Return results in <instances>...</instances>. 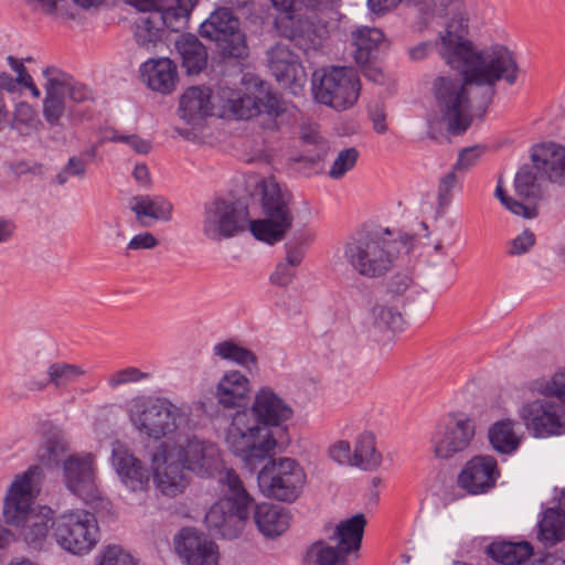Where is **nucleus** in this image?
I'll list each match as a JSON object with an SVG mask.
<instances>
[{
	"label": "nucleus",
	"mask_w": 565,
	"mask_h": 565,
	"mask_svg": "<svg viewBox=\"0 0 565 565\" xmlns=\"http://www.w3.org/2000/svg\"><path fill=\"white\" fill-rule=\"evenodd\" d=\"M134 428L148 439L160 441L149 452L156 488L174 498L188 487L185 470L207 473L216 463L218 450L200 439L192 406L167 397L136 396L127 406Z\"/></svg>",
	"instance_id": "1"
},
{
	"label": "nucleus",
	"mask_w": 565,
	"mask_h": 565,
	"mask_svg": "<svg viewBox=\"0 0 565 565\" xmlns=\"http://www.w3.org/2000/svg\"><path fill=\"white\" fill-rule=\"evenodd\" d=\"M292 416V408L271 387L257 391L252 407L236 412L226 429L225 443L250 469L271 458L277 440L268 427L279 426Z\"/></svg>",
	"instance_id": "2"
},
{
	"label": "nucleus",
	"mask_w": 565,
	"mask_h": 565,
	"mask_svg": "<svg viewBox=\"0 0 565 565\" xmlns=\"http://www.w3.org/2000/svg\"><path fill=\"white\" fill-rule=\"evenodd\" d=\"M38 468H30L11 484L3 504V520L13 526L18 536L33 550L44 546L52 530L53 511L47 507L32 509L33 477Z\"/></svg>",
	"instance_id": "3"
},
{
	"label": "nucleus",
	"mask_w": 565,
	"mask_h": 565,
	"mask_svg": "<svg viewBox=\"0 0 565 565\" xmlns=\"http://www.w3.org/2000/svg\"><path fill=\"white\" fill-rule=\"evenodd\" d=\"M391 232L359 233L344 245V258L354 271L366 278H379L388 273L398 255L409 253L415 237L405 234L399 239L390 238Z\"/></svg>",
	"instance_id": "4"
},
{
	"label": "nucleus",
	"mask_w": 565,
	"mask_h": 565,
	"mask_svg": "<svg viewBox=\"0 0 565 565\" xmlns=\"http://www.w3.org/2000/svg\"><path fill=\"white\" fill-rule=\"evenodd\" d=\"M271 3L285 13L276 20L281 36L294 42L306 54L321 47L327 29L317 18V12L327 7L329 0H271Z\"/></svg>",
	"instance_id": "5"
},
{
	"label": "nucleus",
	"mask_w": 565,
	"mask_h": 565,
	"mask_svg": "<svg viewBox=\"0 0 565 565\" xmlns=\"http://www.w3.org/2000/svg\"><path fill=\"white\" fill-rule=\"evenodd\" d=\"M220 482L227 488L228 497L215 502L205 515L210 532L223 539H236L248 520L254 499L232 469L226 470Z\"/></svg>",
	"instance_id": "6"
},
{
	"label": "nucleus",
	"mask_w": 565,
	"mask_h": 565,
	"mask_svg": "<svg viewBox=\"0 0 565 565\" xmlns=\"http://www.w3.org/2000/svg\"><path fill=\"white\" fill-rule=\"evenodd\" d=\"M262 189V210L264 218L249 222L253 236L267 244L284 239L294 223L292 193L274 179L264 180Z\"/></svg>",
	"instance_id": "7"
},
{
	"label": "nucleus",
	"mask_w": 565,
	"mask_h": 565,
	"mask_svg": "<svg viewBox=\"0 0 565 565\" xmlns=\"http://www.w3.org/2000/svg\"><path fill=\"white\" fill-rule=\"evenodd\" d=\"M45 97L43 99V117L51 126H62L64 117L75 119L73 104H83L94 99L93 92L78 83L68 73L50 66L43 71Z\"/></svg>",
	"instance_id": "8"
},
{
	"label": "nucleus",
	"mask_w": 565,
	"mask_h": 565,
	"mask_svg": "<svg viewBox=\"0 0 565 565\" xmlns=\"http://www.w3.org/2000/svg\"><path fill=\"white\" fill-rule=\"evenodd\" d=\"M262 78L253 73H245L239 84L231 86L220 83L213 87L214 114L226 120H248L259 115V94Z\"/></svg>",
	"instance_id": "9"
},
{
	"label": "nucleus",
	"mask_w": 565,
	"mask_h": 565,
	"mask_svg": "<svg viewBox=\"0 0 565 565\" xmlns=\"http://www.w3.org/2000/svg\"><path fill=\"white\" fill-rule=\"evenodd\" d=\"M365 524L363 514L340 522L329 537L335 545L322 540L315 542L307 552L308 562L313 565H347L349 555L361 547Z\"/></svg>",
	"instance_id": "10"
},
{
	"label": "nucleus",
	"mask_w": 565,
	"mask_h": 565,
	"mask_svg": "<svg viewBox=\"0 0 565 565\" xmlns=\"http://www.w3.org/2000/svg\"><path fill=\"white\" fill-rule=\"evenodd\" d=\"M312 90L320 104L345 110L359 98L360 78L351 67L332 66L312 74Z\"/></svg>",
	"instance_id": "11"
},
{
	"label": "nucleus",
	"mask_w": 565,
	"mask_h": 565,
	"mask_svg": "<svg viewBox=\"0 0 565 565\" xmlns=\"http://www.w3.org/2000/svg\"><path fill=\"white\" fill-rule=\"evenodd\" d=\"M257 481L267 498L291 503L302 493L307 475L299 462L284 457L269 460L258 472Z\"/></svg>",
	"instance_id": "12"
},
{
	"label": "nucleus",
	"mask_w": 565,
	"mask_h": 565,
	"mask_svg": "<svg viewBox=\"0 0 565 565\" xmlns=\"http://www.w3.org/2000/svg\"><path fill=\"white\" fill-rule=\"evenodd\" d=\"M53 536L65 551L84 555L99 541V527L95 515L87 510L66 511L52 522Z\"/></svg>",
	"instance_id": "13"
},
{
	"label": "nucleus",
	"mask_w": 565,
	"mask_h": 565,
	"mask_svg": "<svg viewBox=\"0 0 565 565\" xmlns=\"http://www.w3.org/2000/svg\"><path fill=\"white\" fill-rule=\"evenodd\" d=\"M534 167L524 166L515 175L514 188L519 196L536 201L542 196V186L537 171L543 170L548 179L565 185V147L550 145L542 149V153H533Z\"/></svg>",
	"instance_id": "14"
},
{
	"label": "nucleus",
	"mask_w": 565,
	"mask_h": 565,
	"mask_svg": "<svg viewBox=\"0 0 565 565\" xmlns=\"http://www.w3.org/2000/svg\"><path fill=\"white\" fill-rule=\"evenodd\" d=\"M475 435L471 418L465 414H448L438 420L430 434L431 452L438 459H450L469 448Z\"/></svg>",
	"instance_id": "15"
},
{
	"label": "nucleus",
	"mask_w": 565,
	"mask_h": 565,
	"mask_svg": "<svg viewBox=\"0 0 565 565\" xmlns=\"http://www.w3.org/2000/svg\"><path fill=\"white\" fill-rule=\"evenodd\" d=\"M201 36L214 41L225 57L243 58L248 54L239 20L228 9H217L200 25Z\"/></svg>",
	"instance_id": "16"
},
{
	"label": "nucleus",
	"mask_w": 565,
	"mask_h": 565,
	"mask_svg": "<svg viewBox=\"0 0 565 565\" xmlns=\"http://www.w3.org/2000/svg\"><path fill=\"white\" fill-rule=\"evenodd\" d=\"M519 417L536 438L565 433V406L547 396L524 403L519 409Z\"/></svg>",
	"instance_id": "17"
},
{
	"label": "nucleus",
	"mask_w": 565,
	"mask_h": 565,
	"mask_svg": "<svg viewBox=\"0 0 565 565\" xmlns=\"http://www.w3.org/2000/svg\"><path fill=\"white\" fill-rule=\"evenodd\" d=\"M247 207L238 202L215 200L206 205L203 233L213 241L233 237L249 226Z\"/></svg>",
	"instance_id": "18"
},
{
	"label": "nucleus",
	"mask_w": 565,
	"mask_h": 565,
	"mask_svg": "<svg viewBox=\"0 0 565 565\" xmlns=\"http://www.w3.org/2000/svg\"><path fill=\"white\" fill-rule=\"evenodd\" d=\"M65 487L84 502L99 499L96 482V461L89 452L71 455L63 463Z\"/></svg>",
	"instance_id": "19"
},
{
	"label": "nucleus",
	"mask_w": 565,
	"mask_h": 565,
	"mask_svg": "<svg viewBox=\"0 0 565 565\" xmlns=\"http://www.w3.org/2000/svg\"><path fill=\"white\" fill-rule=\"evenodd\" d=\"M111 465L121 483L132 492H145L150 487V473L143 462L122 441L111 445Z\"/></svg>",
	"instance_id": "20"
},
{
	"label": "nucleus",
	"mask_w": 565,
	"mask_h": 565,
	"mask_svg": "<svg viewBox=\"0 0 565 565\" xmlns=\"http://www.w3.org/2000/svg\"><path fill=\"white\" fill-rule=\"evenodd\" d=\"M174 548L186 565H218L217 545L193 529H182L175 535Z\"/></svg>",
	"instance_id": "21"
},
{
	"label": "nucleus",
	"mask_w": 565,
	"mask_h": 565,
	"mask_svg": "<svg viewBox=\"0 0 565 565\" xmlns=\"http://www.w3.org/2000/svg\"><path fill=\"white\" fill-rule=\"evenodd\" d=\"M500 476L497 460L491 456H475L458 476V484L471 494H481L494 487Z\"/></svg>",
	"instance_id": "22"
},
{
	"label": "nucleus",
	"mask_w": 565,
	"mask_h": 565,
	"mask_svg": "<svg viewBox=\"0 0 565 565\" xmlns=\"http://www.w3.org/2000/svg\"><path fill=\"white\" fill-rule=\"evenodd\" d=\"M179 117L188 125H200L206 117L214 114L213 88L206 86H190L179 99Z\"/></svg>",
	"instance_id": "23"
},
{
	"label": "nucleus",
	"mask_w": 565,
	"mask_h": 565,
	"mask_svg": "<svg viewBox=\"0 0 565 565\" xmlns=\"http://www.w3.org/2000/svg\"><path fill=\"white\" fill-rule=\"evenodd\" d=\"M136 221L142 227H150L159 221L167 222L172 217L173 205L161 195L140 194L129 201Z\"/></svg>",
	"instance_id": "24"
},
{
	"label": "nucleus",
	"mask_w": 565,
	"mask_h": 565,
	"mask_svg": "<svg viewBox=\"0 0 565 565\" xmlns=\"http://www.w3.org/2000/svg\"><path fill=\"white\" fill-rule=\"evenodd\" d=\"M268 62L273 75L285 86L305 78L298 56L284 44L278 43L268 51Z\"/></svg>",
	"instance_id": "25"
},
{
	"label": "nucleus",
	"mask_w": 565,
	"mask_h": 565,
	"mask_svg": "<svg viewBox=\"0 0 565 565\" xmlns=\"http://www.w3.org/2000/svg\"><path fill=\"white\" fill-rule=\"evenodd\" d=\"M250 387L248 379L239 371H228L220 379L214 396L224 408H235L245 405Z\"/></svg>",
	"instance_id": "26"
},
{
	"label": "nucleus",
	"mask_w": 565,
	"mask_h": 565,
	"mask_svg": "<svg viewBox=\"0 0 565 565\" xmlns=\"http://www.w3.org/2000/svg\"><path fill=\"white\" fill-rule=\"evenodd\" d=\"M141 75L149 88L169 94L175 88L178 81L177 66L168 57L151 58L141 65Z\"/></svg>",
	"instance_id": "27"
},
{
	"label": "nucleus",
	"mask_w": 565,
	"mask_h": 565,
	"mask_svg": "<svg viewBox=\"0 0 565 565\" xmlns=\"http://www.w3.org/2000/svg\"><path fill=\"white\" fill-rule=\"evenodd\" d=\"M354 61L361 67H366L377 56V53L387 47L385 36L380 29L363 26L353 33Z\"/></svg>",
	"instance_id": "28"
},
{
	"label": "nucleus",
	"mask_w": 565,
	"mask_h": 565,
	"mask_svg": "<svg viewBox=\"0 0 565 565\" xmlns=\"http://www.w3.org/2000/svg\"><path fill=\"white\" fill-rule=\"evenodd\" d=\"M86 375V370L73 363L54 362L46 369V377L42 381H32L30 386L33 390L42 391L47 386L64 391Z\"/></svg>",
	"instance_id": "29"
},
{
	"label": "nucleus",
	"mask_w": 565,
	"mask_h": 565,
	"mask_svg": "<svg viewBox=\"0 0 565 565\" xmlns=\"http://www.w3.org/2000/svg\"><path fill=\"white\" fill-rule=\"evenodd\" d=\"M254 520L260 533L276 537L289 527L290 515L280 505L262 503L256 507Z\"/></svg>",
	"instance_id": "30"
},
{
	"label": "nucleus",
	"mask_w": 565,
	"mask_h": 565,
	"mask_svg": "<svg viewBox=\"0 0 565 565\" xmlns=\"http://www.w3.org/2000/svg\"><path fill=\"white\" fill-rule=\"evenodd\" d=\"M177 51L181 57V66L186 74H199L207 64V50L193 34H182L175 42Z\"/></svg>",
	"instance_id": "31"
},
{
	"label": "nucleus",
	"mask_w": 565,
	"mask_h": 565,
	"mask_svg": "<svg viewBox=\"0 0 565 565\" xmlns=\"http://www.w3.org/2000/svg\"><path fill=\"white\" fill-rule=\"evenodd\" d=\"M299 138L301 142V152L295 161L315 164L324 160L330 150V146L328 140L320 132L318 125H302Z\"/></svg>",
	"instance_id": "32"
},
{
	"label": "nucleus",
	"mask_w": 565,
	"mask_h": 565,
	"mask_svg": "<svg viewBox=\"0 0 565 565\" xmlns=\"http://www.w3.org/2000/svg\"><path fill=\"white\" fill-rule=\"evenodd\" d=\"M198 0H164L162 8L153 18H157L161 25H166L173 32H179L188 24L191 10Z\"/></svg>",
	"instance_id": "33"
},
{
	"label": "nucleus",
	"mask_w": 565,
	"mask_h": 565,
	"mask_svg": "<svg viewBox=\"0 0 565 565\" xmlns=\"http://www.w3.org/2000/svg\"><path fill=\"white\" fill-rule=\"evenodd\" d=\"M515 423L503 419L494 423L488 431V438L492 448L502 455H511L519 448L522 437L514 429Z\"/></svg>",
	"instance_id": "34"
},
{
	"label": "nucleus",
	"mask_w": 565,
	"mask_h": 565,
	"mask_svg": "<svg viewBox=\"0 0 565 565\" xmlns=\"http://www.w3.org/2000/svg\"><path fill=\"white\" fill-rule=\"evenodd\" d=\"M489 555L504 565H522L533 554L529 542H493L488 547Z\"/></svg>",
	"instance_id": "35"
},
{
	"label": "nucleus",
	"mask_w": 565,
	"mask_h": 565,
	"mask_svg": "<svg viewBox=\"0 0 565 565\" xmlns=\"http://www.w3.org/2000/svg\"><path fill=\"white\" fill-rule=\"evenodd\" d=\"M303 257L305 252L300 245L296 243L286 244V257L277 264L275 271L270 275V281L281 287L290 285Z\"/></svg>",
	"instance_id": "36"
},
{
	"label": "nucleus",
	"mask_w": 565,
	"mask_h": 565,
	"mask_svg": "<svg viewBox=\"0 0 565 565\" xmlns=\"http://www.w3.org/2000/svg\"><path fill=\"white\" fill-rule=\"evenodd\" d=\"M539 540L547 545H555L565 539V511L548 508L543 512L539 523Z\"/></svg>",
	"instance_id": "37"
},
{
	"label": "nucleus",
	"mask_w": 565,
	"mask_h": 565,
	"mask_svg": "<svg viewBox=\"0 0 565 565\" xmlns=\"http://www.w3.org/2000/svg\"><path fill=\"white\" fill-rule=\"evenodd\" d=\"M382 462V455L376 450L375 438L370 433L362 434L356 440L352 466L363 470H375Z\"/></svg>",
	"instance_id": "38"
},
{
	"label": "nucleus",
	"mask_w": 565,
	"mask_h": 565,
	"mask_svg": "<svg viewBox=\"0 0 565 565\" xmlns=\"http://www.w3.org/2000/svg\"><path fill=\"white\" fill-rule=\"evenodd\" d=\"M41 126L36 110L28 103H18L12 113L10 127L21 136H30Z\"/></svg>",
	"instance_id": "39"
},
{
	"label": "nucleus",
	"mask_w": 565,
	"mask_h": 565,
	"mask_svg": "<svg viewBox=\"0 0 565 565\" xmlns=\"http://www.w3.org/2000/svg\"><path fill=\"white\" fill-rule=\"evenodd\" d=\"M74 3L90 8L102 4L105 0H73ZM29 4L38 11L47 15L73 18L74 13L68 10L67 0H28Z\"/></svg>",
	"instance_id": "40"
},
{
	"label": "nucleus",
	"mask_w": 565,
	"mask_h": 565,
	"mask_svg": "<svg viewBox=\"0 0 565 565\" xmlns=\"http://www.w3.org/2000/svg\"><path fill=\"white\" fill-rule=\"evenodd\" d=\"M213 352L222 360H228L242 366L256 365V355L233 341H223L214 345Z\"/></svg>",
	"instance_id": "41"
},
{
	"label": "nucleus",
	"mask_w": 565,
	"mask_h": 565,
	"mask_svg": "<svg viewBox=\"0 0 565 565\" xmlns=\"http://www.w3.org/2000/svg\"><path fill=\"white\" fill-rule=\"evenodd\" d=\"M135 39L140 46H154L161 40V24L157 18L151 15L141 17L135 30Z\"/></svg>",
	"instance_id": "42"
},
{
	"label": "nucleus",
	"mask_w": 565,
	"mask_h": 565,
	"mask_svg": "<svg viewBox=\"0 0 565 565\" xmlns=\"http://www.w3.org/2000/svg\"><path fill=\"white\" fill-rule=\"evenodd\" d=\"M371 323L380 332L396 331L403 327V317L390 307L375 305L371 310Z\"/></svg>",
	"instance_id": "43"
},
{
	"label": "nucleus",
	"mask_w": 565,
	"mask_h": 565,
	"mask_svg": "<svg viewBox=\"0 0 565 565\" xmlns=\"http://www.w3.org/2000/svg\"><path fill=\"white\" fill-rule=\"evenodd\" d=\"M359 157L360 152L354 147L340 150L328 171L329 178L332 180L343 179L356 166Z\"/></svg>",
	"instance_id": "44"
},
{
	"label": "nucleus",
	"mask_w": 565,
	"mask_h": 565,
	"mask_svg": "<svg viewBox=\"0 0 565 565\" xmlns=\"http://www.w3.org/2000/svg\"><path fill=\"white\" fill-rule=\"evenodd\" d=\"M151 373L143 372L136 366H127L110 373L107 377V384L111 390L120 386L148 381Z\"/></svg>",
	"instance_id": "45"
},
{
	"label": "nucleus",
	"mask_w": 565,
	"mask_h": 565,
	"mask_svg": "<svg viewBox=\"0 0 565 565\" xmlns=\"http://www.w3.org/2000/svg\"><path fill=\"white\" fill-rule=\"evenodd\" d=\"M96 565H137V562L120 545H108L100 551Z\"/></svg>",
	"instance_id": "46"
},
{
	"label": "nucleus",
	"mask_w": 565,
	"mask_h": 565,
	"mask_svg": "<svg viewBox=\"0 0 565 565\" xmlns=\"http://www.w3.org/2000/svg\"><path fill=\"white\" fill-rule=\"evenodd\" d=\"M536 390L548 398L557 397L561 404H565V370L553 375L548 381L536 384Z\"/></svg>",
	"instance_id": "47"
},
{
	"label": "nucleus",
	"mask_w": 565,
	"mask_h": 565,
	"mask_svg": "<svg viewBox=\"0 0 565 565\" xmlns=\"http://www.w3.org/2000/svg\"><path fill=\"white\" fill-rule=\"evenodd\" d=\"M495 198L502 203V205L515 215L532 218L536 215V209L534 206H527L515 199L505 195L504 190L499 180L495 192Z\"/></svg>",
	"instance_id": "48"
},
{
	"label": "nucleus",
	"mask_w": 565,
	"mask_h": 565,
	"mask_svg": "<svg viewBox=\"0 0 565 565\" xmlns=\"http://www.w3.org/2000/svg\"><path fill=\"white\" fill-rule=\"evenodd\" d=\"M262 93L259 94V114L264 110L268 116L277 117L284 113L285 107L281 99L274 93H271L262 79Z\"/></svg>",
	"instance_id": "49"
},
{
	"label": "nucleus",
	"mask_w": 565,
	"mask_h": 565,
	"mask_svg": "<svg viewBox=\"0 0 565 565\" xmlns=\"http://www.w3.org/2000/svg\"><path fill=\"white\" fill-rule=\"evenodd\" d=\"M484 153L486 148L482 146H472L466 148L459 153L454 169L459 171H468L480 161Z\"/></svg>",
	"instance_id": "50"
},
{
	"label": "nucleus",
	"mask_w": 565,
	"mask_h": 565,
	"mask_svg": "<svg viewBox=\"0 0 565 565\" xmlns=\"http://www.w3.org/2000/svg\"><path fill=\"white\" fill-rule=\"evenodd\" d=\"M535 235L530 230H524L508 244L507 253L510 256H520L527 253L535 244Z\"/></svg>",
	"instance_id": "51"
},
{
	"label": "nucleus",
	"mask_w": 565,
	"mask_h": 565,
	"mask_svg": "<svg viewBox=\"0 0 565 565\" xmlns=\"http://www.w3.org/2000/svg\"><path fill=\"white\" fill-rule=\"evenodd\" d=\"M457 184V174L456 170L452 169L448 173H446L439 182L438 185V201L440 205H448L451 200V192Z\"/></svg>",
	"instance_id": "52"
},
{
	"label": "nucleus",
	"mask_w": 565,
	"mask_h": 565,
	"mask_svg": "<svg viewBox=\"0 0 565 565\" xmlns=\"http://www.w3.org/2000/svg\"><path fill=\"white\" fill-rule=\"evenodd\" d=\"M329 457L340 465L352 466L350 444L345 440H338L329 448Z\"/></svg>",
	"instance_id": "53"
},
{
	"label": "nucleus",
	"mask_w": 565,
	"mask_h": 565,
	"mask_svg": "<svg viewBox=\"0 0 565 565\" xmlns=\"http://www.w3.org/2000/svg\"><path fill=\"white\" fill-rule=\"evenodd\" d=\"M158 245V239L149 232L135 235L127 245V249H151Z\"/></svg>",
	"instance_id": "54"
},
{
	"label": "nucleus",
	"mask_w": 565,
	"mask_h": 565,
	"mask_svg": "<svg viewBox=\"0 0 565 565\" xmlns=\"http://www.w3.org/2000/svg\"><path fill=\"white\" fill-rule=\"evenodd\" d=\"M438 38L435 40V42H420L416 44L415 46H412L408 49V56L413 61H422L426 58L429 53L433 51L434 47L437 49L436 42Z\"/></svg>",
	"instance_id": "55"
},
{
	"label": "nucleus",
	"mask_w": 565,
	"mask_h": 565,
	"mask_svg": "<svg viewBox=\"0 0 565 565\" xmlns=\"http://www.w3.org/2000/svg\"><path fill=\"white\" fill-rule=\"evenodd\" d=\"M402 0H367L369 9L376 14H384L396 9Z\"/></svg>",
	"instance_id": "56"
},
{
	"label": "nucleus",
	"mask_w": 565,
	"mask_h": 565,
	"mask_svg": "<svg viewBox=\"0 0 565 565\" xmlns=\"http://www.w3.org/2000/svg\"><path fill=\"white\" fill-rule=\"evenodd\" d=\"M370 119L373 124V129L377 134L386 132V114L381 106L376 105L374 108L370 110Z\"/></svg>",
	"instance_id": "57"
},
{
	"label": "nucleus",
	"mask_w": 565,
	"mask_h": 565,
	"mask_svg": "<svg viewBox=\"0 0 565 565\" xmlns=\"http://www.w3.org/2000/svg\"><path fill=\"white\" fill-rule=\"evenodd\" d=\"M129 4L142 12H149V15L157 13L164 0H128Z\"/></svg>",
	"instance_id": "58"
},
{
	"label": "nucleus",
	"mask_w": 565,
	"mask_h": 565,
	"mask_svg": "<svg viewBox=\"0 0 565 565\" xmlns=\"http://www.w3.org/2000/svg\"><path fill=\"white\" fill-rule=\"evenodd\" d=\"M8 62L11 68L17 73V82L19 84H31V75L28 73L26 67L19 60L9 56Z\"/></svg>",
	"instance_id": "59"
},
{
	"label": "nucleus",
	"mask_w": 565,
	"mask_h": 565,
	"mask_svg": "<svg viewBox=\"0 0 565 565\" xmlns=\"http://www.w3.org/2000/svg\"><path fill=\"white\" fill-rule=\"evenodd\" d=\"M126 145L140 154H147L151 150V142L137 135H128Z\"/></svg>",
	"instance_id": "60"
},
{
	"label": "nucleus",
	"mask_w": 565,
	"mask_h": 565,
	"mask_svg": "<svg viewBox=\"0 0 565 565\" xmlns=\"http://www.w3.org/2000/svg\"><path fill=\"white\" fill-rule=\"evenodd\" d=\"M17 225L10 218H0V244L11 241L15 234Z\"/></svg>",
	"instance_id": "61"
},
{
	"label": "nucleus",
	"mask_w": 565,
	"mask_h": 565,
	"mask_svg": "<svg viewBox=\"0 0 565 565\" xmlns=\"http://www.w3.org/2000/svg\"><path fill=\"white\" fill-rule=\"evenodd\" d=\"M65 168L72 177L83 178L86 172V161L82 158L71 157Z\"/></svg>",
	"instance_id": "62"
},
{
	"label": "nucleus",
	"mask_w": 565,
	"mask_h": 565,
	"mask_svg": "<svg viewBox=\"0 0 565 565\" xmlns=\"http://www.w3.org/2000/svg\"><path fill=\"white\" fill-rule=\"evenodd\" d=\"M132 175L142 186H149L151 183L150 173L146 164H136Z\"/></svg>",
	"instance_id": "63"
},
{
	"label": "nucleus",
	"mask_w": 565,
	"mask_h": 565,
	"mask_svg": "<svg viewBox=\"0 0 565 565\" xmlns=\"http://www.w3.org/2000/svg\"><path fill=\"white\" fill-rule=\"evenodd\" d=\"M15 533L11 530L0 525V552L7 548L12 542L17 540Z\"/></svg>",
	"instance_id": "64"
}]
</instances>
